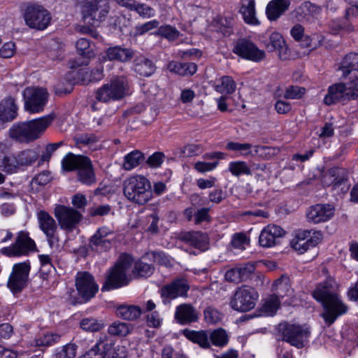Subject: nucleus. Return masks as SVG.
Here are the masks:
<instances>
[{
    "label": "nucleus",
    "mask_w": 358,
    "mask_h": 358,
    "mask_svg": "<svg viewBox=\"0 0 358 358\" xmlns=\"http://www.w3.org/2000/svg\"><path fill=\"white\" fill-rule=\"evenodd\" d=\"M259 294L252 287L242 285L238 287L231 297L229 306L238 312H247L253 309L258 300Z\"/></svg>",
    "instance_id": "obj_8"
},
{
    "label": "nucleus",
    "mask_w": 358,
    "mask_h": 358,
    "mask_svg": "<svg viewBox=\"0 0 358 358\" xmlns=\"http://www.w3.org/2000/svg\"><path fill=\"white\" fill-rule=\"evenodd\" d=\"M76 49L78 54L82 57H78L71 62V67L76 68L81 66H87L89 64V59L93 58L95 54L90 45V41L81 38L76 43Z\"/></svg>",
    "instance_id": "obj_23"
},
{
    "label": "nucleus",
    "mask_w": 358,
    "mask_h": 358,
    "mask_svg": "<svg viewBox=\"0 0 358 358\" xmlns=\"http://www.w3.org/2000/svg\"><path fill=\"white\" fill-rule=\"evenodd\" d=\"M62 145H64L63 141L48 144L45 147V152L41 155V160L42 162H48L50 159L52 153Z\"/></svg>",
    "instance_id": "obj_60"
},
{
    "label": "nucleus",
    "mask_w": 358,
    "mask_h": 358,
    "mask_svg": "<svg viewBox=\"0 0 358 358\" xmlns=\"http://www.w3.org/2000/svg\"><path fill=\"white\" fill-rule=\"evenodd\" d=\"M36 248L34 241L24 231L18 233L15 243L8 247L3 248L0 252L9 257L27 255Z\"/></svg>",
    "instance_id": "obj_14"
},
{
    "label": "nucleus",
    "mask_w": 358,
    "mask_h": 358,
    "mask_svg": "<svg viewBox=\"0 0 358 358\" xmlns=\"http://www.w3.org/2000/svg\"><path fill=\"white\" fill-rule=\"evenodd\" d=\"M17 116V106L15 99L8 96L0 102V124L11 122Z\"/></svg>",
    "instance_id": "obj_31"
},
{
    "label": "nucleus",
    "mask_w": 358,
    "mask_h": 358,
    "mask_svg": "<svg viewBox=\"0 0 358 358\" xmlns=\"http://www.w3.org/2000/svg\"><path fill=\"white\" fill-rule=\"evenodd\" d=\"M123 192L129 201L138 205H144L152 198L150 180L141 175L131 176L124 180Z\"/></svg>",
    "instance_id": "obj_4"
},
{
    "label": "nucleus",
    "mask_w": 358,
    "mask_h": 358,
    "mask_svg": "<svg viewBox=\"0 0 358 358\" xmlns=\"http://www.w3.org/2000/svg\"><path fill=\"white\" fill-rule=\"evenodd\" d=\"M143 160L144 155L142 152L138 150L132 151L124 157L123 168L130 171L138 166Z\"/></svg>",
    "instance_id": "obj_44"
},
{
    "label": "nucleus",
    "mask_w": 358,
    "mask_h": 358,
    "mask_svg": "<svg viewBox=\"0 0 358 358\" xmlns=\"http://www.w3.org/2000/svg\"><path fill=\"white\" fill-rule=\"evenodd\" d=\"M131 331V326L128 323L115 322L108 329V332L112 336H125Z\"/></svg>",
    "instance_id": "obj_48"
},
{
    "label": "nucleus",
    "mask_w": 358,
    "mask_h": 358,
    "mask_svg": "<svg viewBox=\"0 0 358 358\" xmlns=\"http://www.w3.org/2000/svg\"><path fill=\"white\" fill-rule=\"evenodd\" d=\"M76 354V347L75 345L68 344L64 346L55 355V358H75Z\"/></svg>",
    "instance_id": "obj_58"
},
{
    "label": "nucleus",
    "mask_w": 358,
    "mask_h": 358,
    "mask_svg": "<svg viewBox=\"0 0 358 358\" xmlns=\"http://www.w3.org/2000/svg\"><path fill=\"white\" fill-rule=\"evenodd\" d=\"M59 339L60 336L59 334H48L39 337L35 342L36 346H50L57 343Z\"/></svg>",
    "instance_id": "obj_56"
},
{
    "label": "nucleus",
    "mask_w": 358,
    "mask_h": 358,
    "mask_svg": "<svg viewBox=\"0 0 358 358\" xmlns=\"http://www.w3.org/2000/svg\"><path fill=\"white\" fill-rule=\"evenodd\" d=\"M347 172L344 169L333 167L324 175L322 183L326 186L339 187L347 181Z\"/></svg>",
    "instance_id": "obj_27"
},
{
    "label": "nucleus",
    "mask_w": 358,
    "mask_h": 358,
    "mask_svg": "<svg viewBox=\"0 0 358 358\" xmlns=\"http://www.w3.org/2000/svg\"><path fill=\"white\" fill-rule=\"evenodd\" d=\"M76 287L78 294L85 301L93 298L99 289L94 276L87 271L78 272L76 276Z\"/></svg>",
    "instance_id": "obj_16"
},
{
    "label": "nucleus",
    "mask_w": 358,
    "mask_h": 358,
    "mask_svg": "<svg viewBox=\"0 0 358 358\" xmlns=\"http://www.w3.org/2000/svg\"><path fill=\"white\" fill-rule=\"evenodd\" d=\"M62 169L77 171L78 180L83 184L91 185L96 182V176L90 159L85 155L67 154L62 161Z\"/></svg>",
    "instance_id": "obj_3"
},
{
    "label": "nucleus",
    "mask_w": 358,
    "mask_h": 358,
    "mask_svg": "<svg viewBox=\"0 0 358 358\" xmlns=\"http://www.w3.org/2000/svg\"><path fill=\"white\" fill-rule=\"evenodd\" d=\"M20 168L17 155H0V169L8 173L16 172Z\"/></svg>",
    "instance_id": "obj_40"
},
{
    "label": "nucleus",
    "mask_w": 358,
    "mask_h": 358,
    "mask_svg": "<svg viewBox=\"0 0 358 358\" xmlns=\"http://www.w3.org/2000/svg\"><path fill=\"white\" fill-rule=\"evenodd\" d=\"M358 98V80H350L345 83L331 85L324 98V103L331 106L338 102L345 104Z\"/></svg>",
    "instance_id": "obj_6"
},
{
    "label": "nucleus",
    "mask_w": 358,
    "mask_h": 358,
    "mask_svg": "<svg viewBox=\"0 0 358 358\" xmlns=\"http://www.w3.org/2000/svg\"><path fill=\"white\" fill-rule=\"evenodd\" d=\"M52 117L45 116L30 121L18 122L10 129V136L20 143H30L39 138L50 125Z\"/></svg>",
    "instance_id": "obj_2"
},
{
    "label": "nucleus",
    "mask_w": 358,
    "mask_h": 358,
    "mask_svg": "<svg viewBox=\"0 0 358 358\" xmlns=\"http://www.w3.org/2000/svg\"><path fill=\"white\" fill-rule=\"evenodd\" d=\"M285 234V230L280 226L269 224L264 227L260 233L259 245L263 248L273 247L278 243L280 238Z\"/></svg>",
    "instance_id": "obj_22"
},
{
    "label": "nucleus",
    "mask_w": 358,
    "mask_h": 358,
    "mask_svg": "<svg viewBox=\"0 0 358 358\" xmlns=\"http://www.w3.org/2000/svg\"><path fill=\"white\" fill-rule=\"evenodd\" d=\"M306 90L305 87L298 85H289L286 87L283 98L285 99H300L306 94Z\"/></svg>",
    "instance_id": "obj_49"
},
{
    "label": "nucleus",
    "mask_w": 358,
    "mask_h": 358,
    "mask_svg": "<svg viewBox=\"0 0 358 358\" xmlns=\"http://www.w3.org/2000/svg\"><path fill=\"white\" fill-rule=\"evenodd\" d=\"M154 271L155 267L152 264L138 260L134 263L132 273L136 278H147L150 276Z\"/></svg>",
    "instance_id": "obj_43"
},
{
    "label": "nucleus",
    "mask_w": 358,
    "mask_h": 358,
    "mask_svg": "<svg viewBox=\"0 0 358 358\" xmlns=\"http://www.w3.org/2000/svg\"><path fill=\"white\" fill-rule=\"evenodd\" d=\"M210 340L213 345L223 347L228 343L229 336L224 329L220 328L210 332Z\"/></svg>",
    "instance_id": "obj_47"
},
{
    "label": "nucleus",
    "mask_w": 358,
    "mask_h": 358,
    "mask_svg": "<svg viewBox=\"0 0 358 358\" xmlns=\"http://www.w3.org/2000/svg\"><path fill=\"white\" fill-rule=\"evenodd\" d=\"M31 269L29 261L15 264L8 280V287L14 294L20 292L27 285Z\"/></svg>",
    "instance_id": "obj_11"
},
{
    "label": "nucleus",
    "mask_w": 358,
    "mask_h": 358,
    "mask_svg": "<svg viewBox=\"0 0 358 358\" xmlns=\"http://www.w3.org/2000/svg\"><path fill=\"white\" fill-rule=\"evenodd\" d=\"M127 91V79L122 76H117L99 87L95 92V98L103 103L118 101L124 98Z\"/></svg>",
    "instance_id": "obj_7"
},
{
    "label": "nucleus",
    "mask_w": 358,
    "mask_h": 358,
    "mask_svg": "<svg viewBox=\"0 0 358 358\" xmlns=\"http://www.w3.org/2000/svg\"><path fill=\"white\" fill-rule=\"evenodd\" d=\"M205 321L208 324H217L222 320V314L215 308L208 306L204 311Z\"/></svg>",
    "instance_id": "obj_53"
},
{
    "label": "nucleus",
    "mask_w": 358,
    "mask_h": 358,
    "mask_svg": "<svg viewBox=\"0 0 358 358\" xmlns=\"http://www.w3.org/2000/svg\"><path fill=\"white\" fill-rule=\"evenodd\" d=\"M98 11V2L94 0H85L82 5L81 12L85 20H93L95 19Z\"/></svg>",
    "instance_id": "obj_45"
},
{
    "label": "nucleus",
    "mask_w": 358,
    "mask_h": 358,
    "mask_svg": "<svg viewBox=\"0 0 358 358\" xmlns=\"http://www.w3.org/2000/svg\"><path fill=\"white\" fill-rule=\"evenodd\" d=\"M134 70L139 76L150 77L156 71L154 62L144 55H138L134 60Z\"/></svg>",
    "instance_id": "obj_34"
},
{
    "label": "nucleus",
    "mask_w": 358,
    "mask_h": 358,
    "mask_svg": "<svg viewBox=\"0 0 358 358\" xmlns=\"http://www.w3.org/2000/svg\"><path fill=\"white\" fill-rule=\"evenodd\" d=\"M134 56V51L132 49L115 45L110 47L106 50L105 58L108 61L125 63L130 61Z\"/></svg>",
    "instance_id": "obj_28"
},
{
    "label": "nucleus",
    "mask_w": 358,
    "mask_h": 358,
    "mask_svg": "<svg viewBox=\"0 0 358 358\" xmlns=\"http://www.w3.org/2000/svg\"><path fill=\"white\" fill-rule=\"evenodd\" d=\"M24 100V109L31 113H39L43 110L49 94L46 89L43 87H27L23 91Z\"/></svg>",
    "instance_id": "obj_10"
},
{
    "label": "nucleus",
    "mask_w": 358,
    "mask_h": 358,
    "mask_svg": "<svg viewBox=\"0 0 358 358\" xmlns=\"http://www.w3.org/2000/svg\"><path fill=\"white\" fill-rule=\"evenodd\" d=\"M357 67L358 53L350 52L343 58L339 69L343 71V76L344 77L350 75V80H358Z\"/></svg>",
    "instance_id": "obj_30"
},
{
    "label": "nucleus",
    "mask_w": 358,
    "mask_h": 358,
    "mask_svg": "<svg viewBox=\"0 0 358 358\" xmlns=\"http://www.w3.org/2000/svg\"><path fill=\"white\" fill-rule=\"evenodd\" d=\"M184 335L189 341L198 344L201 348L204 349L210 348V334L207 331H193L185 329L183 332Z\"/></svg>",
    "instance_id": "obj_36"
},
{
    "label": "nucleus",
    "mask_w": 358,
    "mask_h": 358,
    "mask_svg": "<svg viewBox=\"0 0 358 358\" xmlns=\"http://www.w3.org/2000/svg\"><path fill=\"white\" fill-rule=\"evenodd\" d=\"M179 239L201 251H205L208 248V236L207 234L201 231L182 232L180 234Z\"/></svg>",
    "instance_id": "obj_24"
},
{
    "label": "nucleus",
    "mask_w": 358,
    "mask_h": 358,
    "mask_svg": "<svg viewBox=\"0 0 358 358\" xmlns=\"http://www.w3.org/2000/svg\"><path fill=\"white\" fill-rule=\"evenodd\" d=\"M39 157V150L28 149L20 152L17 155V161L20 168L31 165Z\"/></svg>",
    "instance_id": "obj_41"
},
{
    "label": "nucleus",
    "mask_w": 358,
    "mask_h": 358,
    "mask_svg": "<svg viewBox=\"0 0 358 358\" xmlns=\"http://www.w3.org/2000/svg\"><path fill=\"white\" fill-rule=\"evenodd\" d=\"M168 69L180 76H192L196 72L197 66L193 62H177L171 61L169 63Z\"/></svg>",
    "instance_id": "obj_37"
},
{
    "label": "nucleus",
    "mask_w": 358,
    "mask_h": 358,
    "mask_svg": "<svg viewBox=\"0 0 358 358\" xmlns=\"http://www.w3.org/2000/svg\"><path fill=\"white\" fill-rule=\"evenodd\" d=\"M313 296L322 304L323 312L321 316L328 327L348 310V306L337 292L336 280L331 277L316 285Z\"/></svg>",
    "instance_id": "obj_1"
},
{
    "label": "nucleus",
    "mask_w": 358,
    "mask_h": 358,
    "mask_svg": "<svg viewBox=\"0 0 358 358\" xmlns=\"http://www.w3.org/2000/svg\"><path fill=\"white\" fill-rule=\"evenodd\" d=\"M157 35H159L167 38L169 41H174L179 36V31L170 25L161 26L156 32Z\"/></svg>",
    "instance_id": "obj_52"
},
{
    "label": "nucleus",
    "mask_w": 358,
    "mask_h": 358,
    "mask_svg": "<svg viewBox=\"0 0 358 358\" xmlns=\"http://www.w3.org/2000/svg\"><path fill=\"white\" fill-rule=\"evenodd\" d=\"M236 83L230 76H222L215 85V90L221 94H232L236 90Z\"/></svg>",
    "instance_id": "obj_42"
},
{
    "label": "nucleus",
    "mask_w": 358,
    "mask_h": 358,
    "mask_svg": "<svg viewBox=\"0 0 358 358\" xmlns=\"http://www.w3.org/2000/svg\"><path fill=\"white\" fill-rule=\"evenodd\" d=\"M113 342L106 335L101 336L95 345L80 358H106L113 349Z\"/></svg>",
    "instance_id": "obj_25"
},
{
    "label": "nucleus",
    "mask_w": 358,
    "mask_h": 358,
    "mask_svg": "<svg viewBox=\"0 0 358 358\" xmlns=\"http://www.w3.org/2000/svg\"><path fill=\"white\" fill-rule=\"evenodd\" d=\"M322 235L320 231H303L297 234L292 241V247L299 253L303 254L310 248L315 247L322 240Z\"/></svg>",
    "instance_id": "obj_18"
},
{
    "label": "nucleus",
    "mask_w": 358,
    "mask_h": 358,
    "mask_svg": "<svg viewBox=\"0 0 358 358\" xmlns=\"http://www.w3.org/2000/svg\"><path fill=\"white\" fill-rule=\"evenodd\" d=\"M273 289L275 291V295H278V297H284L285 296L290 295L292 293V289L289 284V280L286 277L282 276L281 278L277 279L273 285Z\"/></svg>",
    "instance_id": "obj_46"
},
{
    "label": "nucleus",
    "mask_w": 358,
    "mask_h": 358,
    "mask_svg": "<svg viewBox=\"0 0 358 358\" xmlns=\"http://www.w3.org/2000/svg\"><path fill=\"white\" fill-rule=\"evenodd\" d=\"M133 258L128 254H121L115 266L110 270L101 291H108L128 285L127 272L131 268Z\"/></svg>",
    "instance_id": "obj_5"
},
{
    "label": "nucleus",
    "mask_w": 358,
    "mask_h": 358,
    "mask_svg": "<svg viewBox=\"0 0 358 358\" xmlns=\"http://www.w3.org/2000/svg\"><path fill=\"white\" fill-rule=\"evenodd\" d=\"M219 162L217 160L213 162H197L194 164V169L200 173H205L213 171L218 165Z\"/></svg>",
    "instance_id": "obj_62"
},
{
    "label": "nucleus",
    "mask_w": 358,
    "mask_h": 358,
    "mask_svg": "<svg viewBox=\"0 0 358 358\" xmlns=\"http://www.w3.org/2000/svg\"><path fill=\"white\" fill-rule=\"evenodd\" d=\"M80 327L87 331H99L103 326L101 320H98L93 317L83 318L80 322Z\"/></svg>",
    "instance_id": "obj_50"
},
{
    "label": "nucleus",
    "mask_w": 358,
    "mask_h": 358,
    "mask_svg": "<svg viewBox=\"0 0 358 358\" xmlns=\"http://www.w3.org/2000/svg\"><path fill=\"white\" fill-rule=\"evenodd\" d=\"M233 52L243 59L259 62L265 58V52L260 50L252 41L240 38L236 41Z\"/></svg>",
    "instance_id": "obj_15"
},
{
    "label": "nucleus",
    "mask_w": 358,
    "mask_h": 358,
    "mask_svg": "<svg viewBox=\"0 0 358 358\" xmlns=\"http://www.w3.org/2000/svg\"><path fill=\"white\" fill-rule=\"evenodd\" d=\"M175 318L180 324H187L195 322L199 319V315L192 305L182 303L176 307Z\"/></svg>",
    "instance_id": "obj_26"
},
{
    "label": "nucleus",
    "mask_w": 358,
    "mask_h": 358,
    "mask_svg": "<svg viewBox=\"0 0 358 358\" xmlns=\"http://www.w3.org/2000/svg\"><path fill=\"white\" fill-rule=\"evenodd\" d=\"M23 17L26 24L31 29L44 30L50 23V13L42 6L29 5L26 7Z\"/></svg>",
    "instance_id": "obj_9"
},
{
    "label": "nucleus",
    "mask_w": 358,
    "mask_h": 358,
    "mask_svg": "<svg viewBox=\"0 0 358 358\" xmlns=\"http://www.w3.org/2000/svg\"><path fill=\"white\" fill-rule=\"evenodd\" d=\"M252 145L250 143H240L238 142H229L226 148L229 150L240 151L243 156H248L251 154Z\"/></svg>",
    "instance_id": "obj_54"
},
{
    "label": "nucleus",
    "mask_w": 358,
    "mask_h": 358,
    "mask_svg": "<svg viewBox=\"0 0 358 358\" xmlns=\"http://www.w3.org/2000/svg\"><path fill=\"white\" fill-rule=\"evenodd\" d=\"M15 51V45L13 42L5 43L0 49V57L3 58H10Z\"/></svg>",
    "instance_id": "obj_64"
},
{
    "label": "nucleus",
    "mask_w": 358,
    "mask_h": 358,
    "mask_svg": "<svg viewBox=\"0 0 358 358\" xmlns=\"http://www.w3.org/2000/svg\"><path fill=\"white\" fill-rule=\"evenodd\" d=\"M291 1L289 0H272L266 6V14L267 17L274 21L278 20L284 13L288 10Z\"/></svg>",
    "instance_id": "obj_35"
},
{
    "label": "nucleus",
    "mask_w": 358,
    "mask_h": 358,
    "mask_svg": "<svg viewBox=\"0 0 358 358\" xmlns=\"http://www.w3.org/2000/svg\"><path fill=\"white\" fill-rule=\"evenodd\" d=\"M231 245L235 248L243 250L249 245V239L243 234H236L231 240Z\"/></svg>",
    "instance_id": "obj_59"
},
{
    "label": "nucleus",
    "mask_w": 358,
    "mask_h": 358,
    "mask_svg": "<svg viewBox=\"0 0 358 358\" xmlns=\"http://www.w3.org/2000/svg\"><path fill=\"white\" fill-rule=\"evenodd\" d=\"M335 208L329 203H318L310 206L306 217L308 222L314 224L324 222L329 220L334 215Z\"/></svg>",
    "instance_id": "obj_21"
},
{
    "label": "nucleus",
    "mask_w": 358,
    "mask_h": 358,
    "mask_svg": "<svg viewBox=\"0 0 358 358\" xmlns=\"http://www.w3.org/2000/svg\"><path fill=\"white\" fill-rule=\"evenodd\" d=\"M159 22L157 20L147 22L144 24L137 25L134 29V36H142L148 31L158 27Z\"/></svg>",
    "instance_id": "obj_55"
},
{
    "label": "nucleus",
    "mask_w": 358,
    "mask_h": 358,
    "mask_svg": "<svg viewBox=\"0 0 358 358\" xmlns=\"http://www.w3.org/2000/svg\"><path fill=\"white\" fill-rule=\"evenodd\" d=\"M254 269V266L251 264L236 266L227 271L224 278L227 282L239 283L246 280Z\"/></svg>",
    "instance_id": "obj_29"
},
{
    "label": "nucleus",
    "mask_w": 358,
    "mask_h": 358,
    "mask_svg": "<svg viewBox=\"0 0 358 358\" xmlns=\"http://www.w3.org/2000/svg\"><path fill=\"white\" fill-rule=\"evenodd\" d=\"M164 158V155L162 152H157L150 155L146 162L150 167L157 168L162 164Z\"/></svg>",
    "instance_id": "obj_63"
},
{
    "label": "nucleus",
    "mask_w": 358,
    "mask_h": 358,
    "mask_svg": "<svg viewBox=\"0 0 358 358\" xmlns=\"http://www.w3.org/2000/svg\"><path fill=\"white\" fill-rule=\"evenodd\" d=\"M228 170L235 177L241 175L251 176L252 169L245 161H233L229 164Z\"/></svg>",
    "instance_id": "obj_39"
},
{
    "label": "nucleus",
    "mask_w": 358,
    "mask_h": 358,
    "mask_svg": "<svg viewBox=\"0 0 358 358\" xmlns=\"http://www.w3.org/2000/svg\"><path fill=\"white\" fill-rule=\"evenodd\" d=\"M113 234V231L107 227L99 228L90 238L89 247L91 250L100 253L110 250L112 243L107 237Z\"/></svg>",
    "instance_id": "obj_20"
},
{
    "label": "nucleus",
    "mask_w": 358,
    "mask_h": 358,
    "mask_svg": "<svg viewBox=\"0 0 358 358\" xmlns=\"http://www.w3.org/2000/svg\"><path fill=\"white\" fill-rule=\"evenodd\" d=\"M119 317L127 320H136L141 315V310L136 306H120L116 310Z\"/></svg>",
    "instance_id": "obj_38"
},
{
    "label": "nucleus",
    "mask_w": 358,
    "mask_h": 358,
    "mask_svg": "<svg viewBox=\"0 0 358 358\" xmlns=\"http://www.w3.org/2000/svg\"><path fill=\"white\" fill-rule=\"evenodd\" d=\"M210 209L208 208H201L194 213V223L199 224L203 222L210 221V216L209 215Z\"/></svg>",
    "instance_id": "obj_61"
},
{
    "label": "nucleus",
    "mask_w": 358,
    "mask_h": 358,
    "mask_svg": "<svg viewBox=\"0 0 358 358\" xmlns=\"http://www.w3.org/2000/svg\"><path fill=\"white\" fill-rule=\"evenodd\" d=\"M189 289V285L186 279L176 278L163 286L160 294L164 303H166L178 297H187Z\"/></svg>",
    "instance_id": "obj_17"
},
{
    "label": "nucleus",
    "mask_w": 358,
    "mask_h": 358,
    "mask_svg": "<svg viewBox=\"0 0 358 358\" xmlns=\"http://www.w3.org/2000/svg\"><path fill=\"white\" fill-rule=\"evenodd\" d=\"M266 48L268 52H278V57L281 59H285L288 57V49L282 36L273 32L269 37V41L266 43Z\"/></svg>",
    "instance_id": "obj_32"
},
{
    "label": "nucleus",
    "mask_w": 358,
    "mask_h": 358,
    "mask_svg": "<svg viewBox=\"0 0 358 358\" xmlns=\"http://www.w3.org/2000/svg\"><path fill=\"white\" fill-rule=\"evenodd\" d=\"M279 330L282 331V341L289 343L290 345L301 348L303 347L304 340L310 334L308 328L294 324H280Z\"/></svg>",
    "instance_id": "obj_12"
},
{
    "label": "nucleus",
    "mask_w": 358,
    "mask_h": 358,
    "mask_svg": "<svg viewBox=\"0 0 358 358\" xmlns=\"http://www.w3.org/2000/svg\"><path fill=\"white\" fill-rule=\"evenodd\" d=\"M280 301L278 295H271L264 303V308L266 313L273 315L278 309Z\"/></svg>",
    "instance_id": "obj_57"
},
{
    "label": "nucleus",
    "mask_w": 358,
    "mask_h": 358,
    "mask_svg": "<svg viewBox=\"0 0 358 358\" xmlns=\"http://www.w3.org/2000/svg\"><path fill=\"white\" fill-rule=\"evenodd\" d=\"M238 13L241 15L245 23L254 26L260 24L256 16L255 0H241Z\"/></svg>",
    "instance_id": "obj_33"
},
{
    "label": "nucleus",
    "mask_w": 358,
    "mask_h": 358,
    "mask_svg": "<svg viewBox=\"0 0 358 358\" xmlns=\"http://www.w3.org/2000/svg\"><path fill=\"white\" fill-rule=\"evenodd\" d=\"M39 227L45 234L50 247L58 242L59 239L56 235L57 225L54 218L45 210H41L37 214Z\"/></svg>",
    "instance_id": "obj_19"
},
{
    "label": "nucleus",
    "mask_w": 358,
    "mask_h": 358,
    "mask_svg": "<svg viewBox=\"0 0 358 358\" xmlns=\"http://www.w3.org/2000/svg\"><path fill=\"white\" fill-rule=\"evenodd\" d=\"M54 213L61 229L68 231H72L76 229L83 218V215L79 210L63 205L57 206Z\"/></svg>",
    "instance_id": "obj_13"
},
{
    "label": "nucleus",
    "mask_w": 358,
    "mask_h": 358,
    "mask_svg": "<svg viewBox=\"0 0 358 358\" xmlns=\"http://www.w3.org/2000/svg\"><path fill=\"white\" fill-rule=\"evenodd\" d=\"M131 10L136 11L143 18H150L155 15V11L151 6L136 1Z\"/></svg>",
    "instance_id": "obj_51"
}]
</instances>
